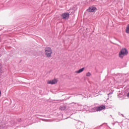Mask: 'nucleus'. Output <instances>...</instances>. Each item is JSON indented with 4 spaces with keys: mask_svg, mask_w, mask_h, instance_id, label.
Returning <instances> with one entry per match:
<instances>
[{
    "mask_svg": "<svg viewBox=\"0 0 129 129\" xmlns=\"http://www.w3.org/2000/svg\"><path fill=\"white\" fill-rule=\"evenodd\" d=\"M58 79L54 78L52 80H48L47 81V84H50L51 85H54L58 83Z\"/></svg>",
    "mask_w": 129,
    "mask_h": 129,
    "instance_id": "obj_3",
    "label": "nucleus"
},
{
    "mask_svg": "<svg viewBox=\"0 0 129 129\" xmlns=\"http://www.w3.org/2000/svg\"><path fill=\"white\" fill-rule=\"evenodd\" d=\"M83 71H84V68H83L82 69H79L78 71H75V73H76V74H80V73H82Z\"/></svg>",
    "mask_w": 129,
    "mask_h": 129,
    "instance_id": "obj_7",
    "label": "nucleus"
},
{
    "mask_svg": "<svg viewBox=\"0 0 129 129\" xmlns=\"http://www.w3.org/2000/svg\"><path fill=\"white\" fill-rule=\"evenodd\" d=\"M86 76H87V77H90V76H91V73L90 72L87 73Z\"/></svg>",
    "mask_w": 129,
    "mask_h": 129,
    "instance_id": "obj_10",
    "label": "nucleus"
},
{
    "mask_svg": "<svg viewBox=\"0 0 129 129\" xmlns=\"http://www.w3.org/2000/svg\"><path fill=\"white\" fill-rule=\"evenodd\" d=\"M2 96V91L0 90V97Z\"/></svg>",
    "mask_w": 129,
    "mask_h": 129,
    "instance_id": "obj_12",
    "label": "nucleus"
},
{
    "mask_svg": "<svg viewBox=\"0 0 129 129\" xmlns=\"http://www.w3.org/2000/svg\"><path fill=\"white\" fill-rule=\"evenodd\" d=\"M2 73H3V72H0V76L2 75Z\"/></svg>",
    "mask_w": 129,
    "mask_h": 129,
    "instance_id": "obj_13",
    "label": "nucleus"
},
{
    "mask_svg": "<svg viewBox=\"0 0 129 129\" xmlns=\"http://www.w3.org/2000/svg\"><path fill=\"white\" fill-rule=\"evenodd\" d=\"M0 129H3L2 127H0Z\"/></svg>",
    "mask_w": 129,
    "mask_h": 129,
    "instance_id": "obj_15",
    "label": "nucleus"
},
{
    "mask_svg": "<svg viewBox=\"0 0 129 129\" xmlns=\"http://www.w3.org/2000/svg\"><path fill=\"white\" fill-rule=\"evenodd\" d=\"M70 14L68 13H64L61 14V18L62 20H68L69 19Z\"/></svg>",
    "mask_w": 129,
    "mask_h": 129,
    "instance_id": "obj_4",
    "label": "nucleus"
},
{
    "mask_svg": "<svg viewBox=\"0 0 129 129\" xmlns=\"http://www.w3.org/2000/svg\"><path fill=\"white\" fill-rule=\"evenodd\" d=\"M97 111H100L101 110H103V109H105V106L102 105L100 107H97L96 108Z\"/></svg>",
    "mask_w": 129,
    "mask_h": 129,
    "instance_id": "obj_6",
    "label": "nucleus"
},
{
    "mask_svg": "<svg viewBox=\"0 0 129 129\" xmlns=\"http://www.w3.org/2000/svg\"><path fill=\"white\" fill-rule=\"evenodd\" d=\"M96 108H97V107L92 108L90 110L91 112H95V111H97V110L96 109Z\"/></svg>",
    "mask_w": 129,
    "mask_h": 129,
    "instance_id": "obj_8",
    "label": "nucleus"
},
{
    "mask_svg": "<svg viewBox=\"0 0 129 129\" xmlns=\"http://www.w3.org/2000/svg\"><path fill=\"white\" fill-rule=\"evenodd\" d=\"M0 72H3V70H2V64L0 63Z\"/></svg>",
    "mask_w": 129,
    "mask_h": 129,
    "instance_id": "obj_11",
    "label": "nucleus"
},
{
    "mask_svg": "<svg viewBox=\"0 0 129 129\" xmlns=\"http://www.w3.org/2000/svg\"><path fill=\"white\" fill-rule=\"evenodd\" d=\"M97 11V9L95 7L91 6L87 9V12L90 13H95Z\"/></svg>",
    "mask_w": 129,
    "mask_h": 129,
    "instance_id": "obj_5",
    "label": "nucleus"
},
{
    "mask_svg": "<svg viewBox=\"0 0 129 129\" xmlns=\"http://www.w3.org/2000/svg\"><path fill=\"white\" fill-rule=\"evenodd\" d=\"M125 31L127 34H129V24L127 25Z\"/></svg>",
    "mask_w": 129,
    "mask_h": 129,
    "instance_id": "obj_9",
    "label": "nucleus"
},
{
    "mask_svg": "<svg viewBox=\"0 0 129 129\" xmlns=\"http://www.w3.org/2000/svg\"><path fill=\"white\" fill-rule=\"evenodd\" d=\"M44 55L46 58H51L53 55V49L50 46L46 47L44 48Z\"/></svg>",
    "mask_w": 129,
    "mask_h": 129,
    "instance_id": "obj_1",
    "label": "nucleus"
},
{
    "mask_svg": "<svg viewBox=\"0 0 129 129\" xmlns=\"http://www.w3.org/2000/svg\"><path fill=\"white\" fill-rule=\"evenodd\" d=\"M127 53L128 52L126 48H122L119 52V57L120 58H123L124 56H126V55H127Z\"/></svg>",
    "mask_w": 129,
    "mask_h": 129,
    "instance_id": "obj_2",
    "label": "nucleus"
},
{
    "mask_svg": "<svg viewBox=\"0 0 129 129\" xmlns=\"http://www.w3.org/2000/svg\"><path fill=\"white\" fill-rule=\"evenodd\" d=\"M118 97H121V96H120L119 95H118Z\"/></svg>",
    "mask_w": 129,
    "mask_h": 129,
    "instance_id": "obj_14",
    "label": "nucleus"
}]
</instances>
